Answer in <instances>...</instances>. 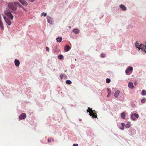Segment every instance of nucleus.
<instances>
[{
    "instance_id": "obj_1",
    "label": "nucleus",
    "mask_w": 146,
    "mask_h": 146,
    "mask_svg": "<svg viewBox=\"0 0 146 146\" xmlns=\"http://www.w3.org/2000/svg\"><path fill=\"white\" fill-rule=\"evenodd\" d=\"M135 47L138 48L139 50H141L143 52H146V42L145 44H140V45L137 42H136L135 44Z\"/></svg>"
},
{
    "instance_id": "obj_2",
    "label": "nucleus",
    "mask_w": 146,
    "mask_h": 146,
    "mask_svg": "<svg viewBox=\"0 0 146 146\" xmlns=\"http://www.w3.org/2000/svg\"><path fill=\"white\" fill-rule=\"evenodd\" d=\"M8 7L10 9L12 10L11 11L12 13L14 14H16L17 13V12L16 11L17 8L15 7L14 3H10L8 4Z\"/></svg>"
},
{
    "instance_id": "obj_3",
    "label": "nucleus",
    "mask_w": 146,
    "mask_h": 146,
    "mask_svg": "<svg viewBox=\"0 0 146 146\" xmlns=\"http://www.w3.org/2000/svg\"><path fill=\"white\" fill-rule=\"evenodd\" d=\"M5 14L11 20H13V16L11 13V10L6 9V10L4 11Z\"/></svg>"
},
{
    "instance_id": "obj_4",
    "label": "nucleus",
    "mask_w": 146,
    "mask_h": 146,
    "mask_svg": "<svg viewBox=\"0 0 146 146\" xmlns=\"http://www.w3.org/2000/svg\"><path fill=\"white\" fill-rule=\"evenodd\" d=\"M89 110H87V111L88 113H90V112L91 113H92L93 114V115H92V114H89V115H90L92 116V117L94 118H96L97 117V116L96 115V113H94V111H95V110L93 111L92 110V109H90L88 108Z\"/></svg>"
},
{
    "instance_id": "obj_5",
    "label": "nucleus",
    "mask_w": 146,
    "mask_h": 146,
    "mask_svg": "<svg viewBox=\"0 0 146 146\" xmlns=\"http://www.w3.org/2000/svg\"><path fill=\"white\" fill-rule=\"evenodd\" d=\"M46 19L50 25H53V24L54 19H53L50 16H47L46 17Z\"/></svg>"
},
{
    "instance_id": "obj_6",
    "label": "nucleus",
    "mask_w": 146,
    "mask_h": 146,
    "mask_svg": "<svg viewBox=\"0 0 146 146\" xmlns=\"http://www.w3.org/2000/svg\"><path fill=\"white\" fill-rule=\"evenodd\" d=\"M2 15L3 16L4 19L7 23V24L8 25H10L11 24V22L10 21V19L7 18V17L5 16L3 14H2Z\"/></svg>"
},
{
    "instance_id": "obj_7",
    "label": "nucleus",
    "mask_w": 146,
    "mask_h": 146,
    "mask_svg": "<svg viewBox=\"0 0 146 146\" xmlns=\"http://www.w3.org/2000/svg\"><path fill=\"white\" fill-rule=\"evenodd\" d=\"M26 114L25 113H22L19 116V119L20 120H22L25 119L26 117Z\"/></svg>"
},
{
    "instance_id": "obj_8",
    "label": "nucleus",
    "mask_w": 146,
    "mask_h": 146,
    "mask_svg": "<svg viewBox=\"0 0 146 146\" xmlns=\"http://www.w3.org/2000/svg\"><path fill=\"white\" fill-rule=\"evenodd\" d=\"M22 5L25 6L28 5V3L25 0H18Z\"/></svg>"
},
{
    "instance_id": "obj_9",
    "label": "nucleus",
    "mask_w": 146,
    "mask_h": 146,
    "mask_svg": "<svg viewBox=\"0 0 146 146\" xmlns=\"http://www.w3.org/2000/svg\"><path fill=\"white\" fill-rule=\"evenodd\" d=\"M15 64L17 67H18L20 64L19 61L18 59H15L14 61Z\"/></svg>"
},
{
    "instance_id": "obj_10",
    "label": "nucleus",
    "mask_w": 146,
    "mask_h": 146,
    "mask_svg": "<svg viewBox=\"0 0 146 146\" xmlns=\"http://www.w3.org/2000/svg\"><path fill=\"white\" fill-rule=\"evenodd\" d=\"M119 7L123 11H125L126 10L127 8L126 7L123 5L121 4L119 5Z\"/></svg>"
},
{
    "instance_id": "obj_11",
    "label": "nucleus",
    "mask_w": 146,
    "mask_h": 146,
    "mask_svg": "<svg viewBox=\"0 0 146 146\" xmlns=\"http://www.w3.org/2000/svg\"><path fill=\"white\" fill-rule=\"evenodd\" d=\"M128 87L132 89H133L134 88L133 86V84L131 82H129L128 84Z\"/></svg>"
},
{
    "instance_id": "obj_12",
    "label": "nucleus",
    "mask_w": 146,
    "mask_h": 146,
    "mask_svg": "<svg viewBox=\"0 0 146 146\" xmlns=\"http://www.w3.org/2000/svg\"><path fill=\"white\" fill-rule=\"evenodd\" d=\"M70 49V48L68 45H66L64 47V50L66 52L68 51Z\"/></svg>"
},
{
    "instance_id": "obj_13",
    "label": "nucleus",
    "mask_w": 146,
    "mask_h": 146,
    "mask_svg": "<svg viewBox=\"0 0 146 146\" xmlns=\"http://www.w3.org/2000/svg\"><path fill=\"white\" fill-rule=\"evenodd\" d=\"M14 3L15 5V7H16L17 8V7H18L19 8L21 7V5L18 2H15Z\"/></svg>"
},
{
    "instance_id": "obj_14",
    "label": "nucleus",
    "mask_w": 146,
    "mask_h": 146,
    "mask_svg": "<svg viewBox=\"0 0 146 146\" xmlns=\"http://www.w3.org/2000/svg\"><path fill=\"white\" fill-rule=\"evenodd\" d=\"M120 93V91L118 90H117L115 91V93L114 94V96L115 98H117L118 97V95Z\"/></svg>"
},
{
    "instance_id": "obj_15",
    "label": "nucleus",
    "mask_w": 146,
    "mask_h": 146,
    "mask_svg": "<svg viewBox=\"0 0 146 146\" xmlns=\"http://www.w3.org/2000/svg\"><path fill=\"white\" fill-rule=\"evenodd\" d=\"M1 19H0V27L1 30H4L3 25Z\"/></svg>"
},
{
    "instance_id": "obj_16",
    "label": "nucleus",
    "mask_w": 146,
    "mask_h": 146,
    "mask_svg": "<svg viewBox=\"0 0 146 146\" xmlns=\"http://www.w3.org/2000/svg\"><path fill=\"white\" fill-rule=\"evenodd\" d=\"M72 32L75 34H78L79 33V30L78 29H75L73 30Z\"/></svg>"
},
{
    "instance_id": "obj_17",
    "label": "nucleus",
    "mask_w": 146,
    "mask_h": 146,
    "mask_svg": "<svg viewBox=\"0 0 146 146\" xmlns=\"http://www.w3.org/2000/svg\"><path fill=\"white\" fill-rule=\"evenodd\" d=\"M130 126V122H128L125 125V127L126 128H129Z\"/></svg>"
},
{
    "instance_id": "obj_18",
    "label": "nucleus",
    "mask_w": 146,
    "mask_h": 146,
    "mask_svg": "<svg viewBox=\"0 0 146 146\" xmlns=\"http://www.w3.org/2000/svg\"><path fill=\"white\" fill-rule=\"evenodd\" d=\"M62 38L61 37H58L56 38V40L57 42H60L62 40Z\"/></svg>"
},
{
    "instance_id": "obj_19",
    "label": "nucleus",
    "mask_w": 146,
    "mask_h": 146,
    "mask_svg": "<svg viewBox=\"0 0 146 146\" xmlns=\"http://www.w3.org/2000/svg\"><path fill=\"white\" fill-rule=\"evenodd\" d=\"M141 95L142 96H145L146 95V91L145 90H143L141 92Z\"/></svg>"
},
{
    "instance_id": "obj_20",
    "label": "nucleus",
    "mask_w": 146,
    "mask_h": 146,
    "mask_svg": "<svg viewBox=\"0 0 146 146\" xmlns=\"http://www.w3.org/2000/svg\"><path fill=\"white\" fill-rule=\"evenodd\" d=\"M121 116L123 119H124L125 117V112H123L121 114Z\"/></svg>"
},
{
    "instance_id": "obj_21",
    "label": "nucleus",
    "mask_w": 146,
    "mask_h": 146,
    "mask_svg": "<svg viewBox=\"0 0 146 146\" xmlns=\"http://www.w3.org/2000/svg\"><path fill=\"white\" fill-rule=\"evenodd\" d=\"M58 58L60 60L63 59L64 58L63 56L61 54L59 55L58 56Z\"/></svg>"
},
{
    "instance_id": "obj_22",
    "label": "nucleus",
    "mask_w": 146,
    "mask_h": 146,
    "mask_svg": "<svg viewBox=\"0 0 146 146\" xmlns=\"http://www.w3.org/2000/svg\"><path fill=\"white\" fill-rule=\"evenodd\" d=\"M66 83L68 84H70L72 83L71 80H67L66 81Z\"/></svg>"
},
{
    "instance_id": "obj_23",
    "label": "nucleus",
    "mask_w": 146,
    "mask_h": 146,
    "mask_svg": "<svg viewBox=\"0 0 146 146\" xmlns=\"http://www.w3.org/2000/svg\"><path fill=\"white\" fill-rule=\"evenodd\" d=\"M127 70L129 71H132L133 70V68L131 66H129L127 68Z\"/></svg>"
},
{
    "instance_id": "obj_24",
    "label": "nucleus",
    "mask_w": 146,
    "mask_h": 146,
    "mask_svg": "<svg viewBox=\"0 0 146 146\" xmlns=\"http://www.w3.org/2000/svg\"><path fill=\"white\" fill-rule=\"evenodd\" d=\"M131 118L134 121L135 120V117L134 116V115L132 114H131Z\"/></svg>"
},
{
    "instance_id": "obj_25",
    "label": "nucleus",
    "mask_w": 146,
    "mask_h": 146,
    "mask_svg": "<svg viewBox=\"0 0 146 146\" xmlns=\"http://www.w3.org/2000/svg\"><path fill=\"white\" fill-rule=\"evenodd\" d=\"M64 74H60V77L61 79H63V77H64Z\"/></svg>"
},
{
    "instance_id": "obj_26",
    "label": "nucleus",
    "mask_w": 146,
    "mask_h": 146,
    "mask_svg": "<svg viewBox=\"0 0 146 146\" xmlns=\"http://www.w3.org/2000/svg\"><path fill=\"white\" fill-rule=\"evenodd\" d=\"M106 81L107 83H109L110 82L111 80L110 79L107 78L106 79Z\"/></svg>"
},
{
    "instance_id": "obj_27",
    "label": "nucleus",
    "mask_w": 146,
    "mask_h": 146,
    "mask_svg": "<svg viewBox=\"0 0 146 146\" xmlns=\"http://www.w3.org/2000/svg\"><path fill=\"white\" fill-rule=\"evenodd\" d=\"M132 114H133L134 115V116L136 118H137L139 116L138 114H137V113H133Z\"/></svg>"
},
{
    "instance_id": "obj_28",
    "label": "nucleus",
    "mask_w": 146,
    "mask_h": 146,
    "mask_svg": "<svg viewBox=\"0 0 146 146\" xmlns=\"http://www.w3.org/2000/svg\"><path fill=\"white\" fill-rule=\"evenodd\" d=\"M47 15V13H45L44 12H43L41 14V16H44V17H45Z\"/></svg>"
},
{
    "instance_id": "obj_29",
    "label": "nucleus",
    "mask_w": 146,
    "mask_h": 146,
    "mask_svg": "<svg viewBox=\"0 0 146 146\" xmlns=\"http://www.w3.org/2000/svg\"><path fill=\"white\" fill-rule=\"evenodd\" d=\"M146 101V99L145 98H143L141 100V103L143 104L144 103H145Z\"/></svg>"
},
{
    "instance_id": "obj_30",
    "label": "nucleus",
    "mask_w": 146,
    "mask_h": 146,
    "mask_svg": "<svg viewBox=\"0 0 146 146\" xmlns=\"http://www.w3.org/2000/svg\"><path fill=\"white\" fill-rule=\"evenodd\" d=\"M108 96L109 95H110L111 93V91L110 90V89L109 88H108Z\"/></svg>"
},
{
    "instance_id": "obj_31",
    "label": "nucleus",
    "mask_w": 146,
    "mask_h": 146,
    "mask_svg": "<svg viewBox=\"0 0 146 146\" xmlns=\"http://www.w3.org/2000/svg\"><path fill=\"white\" fill-rule=\"evenodd\" d=\"M119 128L121 130H124V126H122L121 127H119Z\"/></svg>"
},
{
    "instance_id": "obj_32",
    "label": "nucleus",
    "mask_w": 146,
    "mask_h": 146,
    "mask_svg": "<svg viewBox=\"0 0 146 146\" xmlns=\"http://www.w3.org/2000/svg\"><path fill=\"white\" fill-rule=\"evenodd\" d=\"M46 50L48 52H49V49L48 47H46Z\"/></svg>"
},
{
    "instance_id": "obj_33",
    "label": "nucleus",
    "mask_w": 146,
    "mask_h": 146,
    "mask_svg": "<svg viewBox=\"0 0 146 146\" xmlns=\"http://www.w3.org/2000/svg\"><path fill=\"white\" fill-rule=\"evenodd\" d=\"M129 71L128 70H127V69L125 70V73L126 74H129Z\"/></svg>"
},
{
    "instance_id": "obj_34",
    "label": "nucleus",
    "mask_w": 146,
    "mask_h": 146,
    "mask_svg": "<svg viewBox=\"0 0 146 146\" xmlns=\"http://www.w3.org/2000/svg\"><path fill=\"white\" fill-rule=\"evenodd\" d=\"M53 139L52 138L48 139V142H50L52 140H53Z\"/></svg>"
},
{
    "instance_id": "obj_35",
    "label": "nucleus",
    "mask_w": 146,
    "mask_h": 146,
    "mask_svg": "<svg viewBox=\"0 0 146 146\" xmlns=\"http://www.w3.org/2000/svg\"><path fill=\"white\" fill-rule=\"evenodd\" d=\"M101 56L102 57H104L105 56V55L103 54H101Z\"/></svg>"
},
{
    "instance_id": "obj_36",
    "label": "nucleus",
    "mask_w": 146,
    "mask_h": 146,
    "mask_svg": "<svg viewBox=\"0 0 146 146\" xmlns=\"http://www.w3.org/2000/svg\"><path fill=\"white\" fill-rule=\"evenodd\" d=\"M78 144H73V146H78Z\"/></svg>"
},
{
    "instance_id": "obj_37",
    "label": "nucleus",
    "mask_w": 146,
    "mask_h": 146,
    "mask_svg": "<svg viewBox=\"0 0 146 146\" xmlns=\"http://www.w3.org/2000/svg\"><path fill=\"white\" fill-rule=\"evenodd\" d=\"M121 124L122 125V126H124L125 125V124L123 123H121Z\"/></svg>"
},
{
    "instance_id": "obj_38",
    "label": "nucleus",
    "mask_w": 146,
    "mask_h": 146,
    "mask_svg": "<svg viewBox=\"0 0 146 146\" xmlns=\"http://www.w3.org/2000/svg\"><path fill=\"white\" fill-rule=\"evenodd\" d=\"M28 0L32 2H33L35 1V0Z\"/></svg>"
},
{
    "instance_id": "obj_39",
    "label": "nucleus",
    "mask_w": 146,
    "mask_h": 146,
    "mask_svg": "<svg viewBox=\"0 0 146 146\" xmlns=\"http://www.w3.org/2000/svg\"><path fill=\"white\" fill-rule=\"evenodd\" d=\"M64 77H65V78H67V76L66 75L64 74Z\"/></svg>"
},
{
    "instance_id": "obj_40",
    "label": "nucleus",
    "mask_w": 146,
    "mask_h": 146,
    "mask_svg": "<svg viewBox=\"0 0 146 146\" xmlns=\"http://www.w3.org/2000/svg\"><path fill=\"white\" fill-rule=\"evenodd\" d=\"M69 28L71 29V26H69L68 27Z\"/></svg>"
},
{
    "instance_id": "obj_41",
    "label": "nucleus",
    "mask_w": 146,
    "mask_h": 146,
    "mask_svg": "<svg viewBox=\"0 0 146 146\" xmlns=\"http://www.w3.org/2000/svg\"><path fill=\"white\" fill-rule=\"evenodd\" d=\"M79 121H82V120L81 119H79Z\"/></svg>"
},
{
    "instance_id": "obj_42",
    "label": "nucleus",
    "mask_w": 146,
    "mask_h": 146,
    "mask_svg": "<svg viewBox=\"0 0 146 146\" xmlns=\"http://www.w3.org/2000/svg\"><path fill=\"white\" fill-rule=\"evenodd\" d=\"M67 72V70H65V72Z\"/></svg>"
},
{
    "instance_id": "obj_43",
    "label": "nucleus",
    "mask_w": 146,
    "mask_h": 146,
    "mask_svg": "<svg viewBox=\"0 0 146 146\" xmlns=\"http://www.w3.org/2000/svg\"><path fill=\"white\" fill-rule=\"evenodd\" d=\"M75 60H76V59H75Z\"/></svg>"
}]
</instances>
